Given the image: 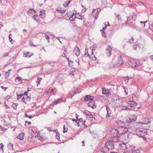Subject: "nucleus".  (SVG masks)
<instances>
[{"instance_id": "f257e3e1", "label": "nucleus", "mask_w": 153, "mask_h": 153, "mask_svg": "<svg viewBox=\"0 0 153 153\" xmlns=\"http://www.w3.org/2000/svg\"><path fill=\"white\" fill-rule=\"evenodd\" d=\"M123 63V59L121 56H118L117 59L114 58L113 59L110 67L111 68L119 66Z\"/></svg>"}, {"instance_id": "f03ea898", "label": "nucleus", "mask_w": 153, "mask_h": 153, "mask_svg": "<svg viewBox=\"0 0 153 153\" xmlns=\"http://www.w3.org/2000/svg\"><path fill=\"white\" fill-rule=\"evenodd\" d=\"M127 103L129 110L137 111L138 108L137 107V104L133 100L129 101L127 102Z\"/></svg>"}, {"instance_id": "7ed1b4c3", "label": "nucleus", "mask_w": 153, "mask_h": 153, "mask_svg": "<svg viewBox=\"0 0 153 153\" xmlns=\"http://www.w3.org/2000/svg\"><path fill=\"white\" fill-rule=\"evenodd\" d=\"M135 133L139 137L143 138L147 134L146 130L143 129L137 128Z\"/></svg>"}, {"instance_id": "20e7f679", "label": "nucleus", "mask_w": 153, "mask_h": 153, "mask_svg": "<svg viewBox=\"0 0 153 153\" xmlns=\"http://www.w3.org/2000/svg\"><path fill=\"white\" fill-rule=\"evenodd\" d=\"M128 125H125L119 126L118 128L119 134H123L127 132L128 131Z\"/></svg>"}, {"instance_id": "39448f33", "label": "nucleus", "mask_w": 153, "mask_h": 153, "mask_svg": "<svg viewBox=\"0 0 153 153\" xmlns=\"http://www.w3.org/2000/svg\"><path fill=\"white\" fill-rule=\"evenodd\" d=\"M114 143L112 141H108L105 143V146H106L108 149H113L114 147Z\"/></svg>"}, {"instance_id": "423d86ee", "label": "nucleus", "mask_w": 153, "mask_h": 153, "mask_svg": "<svg viewBox=\"0 0 153 153\" xmlns=\"http://www.w3.org/2000/svg\"><path fill=\"white\" fill-rule=\"evenodd\" d=\"M128 64L131 67L134 68H136L138 67L139 65V62L136 60H131L128 62Z\"/></svg>"}, {"instance_id": "0eeeda50", "label": "nucleus", "mask_w": 153, "mask_h": 153, "mask_svg": "<svg viewBox=\"0 0 153 153\" xmlns=\"http://www.w3.org/2000/svg\"><path fill=\"white\" fill-rule=\"evenodd\" d=\"M110 133L111 135V137H114L117 136H119V132L118 129L112 128L110 131Z\"/></svg>"}, {"instance_id": "6e6552de", "label": "nucleus", "mask_w": 153, "mask_h": 153, "mask_svg": "<svg viewBox=\"0 0 153 153\" xmlns=\"http://www.w3.org/2000/svg\"><path fill=\"white\" fill-rule=\"evenodd\" d=\"M112 49L110 46H108L106 48L105 53L107 55L110 56L112 54Z\"/></svg>"}, {"instance_id": "1a4fd4ad", "label": "nucleus", "mask_w": 153, "mask_h": 153, "mask_svg": "<svg viewBox=\"0 0 153 153\" xmlns=\"http://www.w3.org/2000/svg\"><path fill=\"white\" fill-rule=\"evenodd\" d=\"M94 99V97L92 96L87 95H86L85 98H84L83 100L84 101H91L93 100Z\"/></svg>"}, {"instance_id": "9d476101", "label": "nucleus", "mask_w": 153, "mask_h": 153, "mask_svg": "<svg viewBox=\"0 0 153 153\" xmlns=\"http://www.w3.org/2000/svg\"><path fill=\"white\" fill-rule=\"evenodd\" d=\"M105 107L107 111V113L106 115V117H110V115L112 114V111L110 109L108 105H106Z\"/></svg>"}, {"instance_id": "9b49d317", "label": "nucleus", "mask_w": 153, "mask_h": 153, "mask_svg": "<svg viewBox=\"0 0 153 153\" xmlns=\"http://www.w3.org/2000/svg\"><path fill=\"white\" fill-rule=\"evenodd\" d=\"M88 106L91 107L92 108H95L97 107L96 103L94 101H93V100L89 102L88 103Z\"/></svg>"}, {"instance_id": "f8f14e48", "label": "nucleus", "mask_w": 153, "mask_h": 153, "mask_svg": "<svg viewBox=\"0 0 153 153\" xmlns=\"http://www.w3.org/2000/svg\"><path fill=\"white\" fill-rule=\"evenodd\" d=\"M62 101V98H59L55 100L54 102H53L51 105H56L60 103Z\"/></svg>"}, {"instance_id": "ddd939ff", "label": "nucleus", "mask_w": 153, "mask_h": 153, "mask_svg": "<svg viewBox=\"0 0 153 153\" xmlns=\"http://www.w3.org/2000/svg\"><path fill=\"white\" fill-rule=\"evenodd\" d=\"M120 136H117L114 137H112V141L114 143L118 142L120 140Z\"/></svg>"}, {"instance_id": "4468645a", "label": "nucleus", "mask_w": 153, "mask_h": 153, "mask_svg": "<svg viewBox=\"0 0 153 153\" xmlns=\"http://www.w3.org/2000/svg\"><path fill=\"white\" fill-rule=\"evenodd\" d=\"M74 51L77 56H78L80 53L79 49L77 46H76L75 47Z\"/></svg>"}, {"instance_id": "2eb2a0df", "label": "nucleus", "mask_w": 153, "mask_h": 153, "mask_svg": "<svg viewBox=\"0 0 153 153\" xmlns=\"http://www.w3.org/2000/svg\"><path fill=\"white\" fill-rule=\"evenodd\" d=\"M101 151L104 153H108L109 152V150L107 148L106 146L103 147L101 149Z\"/></svg>"}, {"instance_id": "dca6fc26", "label": "nucleus", "mask_w": 153, "mask_h": 153, "mask_svg": "<svg viewBox=\"0 0 153 153\" xmlns=\"http://www.w3.org/2000/svg\"><path fill=\"white\" fill-rule=\"evenodd\" d=\"M151 122V120L148 118H145L143 119V120L142 123L146 124Z\"/></svg>"}, {"instance_id": "f3484780", "label": "nucleus", "mask_w": 153, "mask_h": 153, "mask_svg": "<svg viewBox=\"0 0 153 153\" xmlns=\"http://www.w3.org/2000/svg\"><path fill=\"white\" fill-rule=\"evenodd\" d=\"M41 13L39 14L40 18H43L45 17V11L44 10L42 9L40 11Z\"/></svg>"}, {"instance_id": "a211bd4d", "label": "nucleus", "mask_w": 153, "mask_h": 153, "mask_svg": "<svg viewBox=\"0 0 153 153\" xmlns=\"http://www.w3.org/2000/svg\"><path fill=\"white\" fill-rule=\"evenodd\" d=\"M132 18V17L131 16H130L128 17L127 21L126 24V26H128L129 27H132V26L131 25V24H128V23H130L129 22V20Z\"/></svg>"}, {"instance_id": "6ab92c4d", "label": "nucleus", "mask_w": 153, "mask_h": 153, "mask_svg": "<svg viewBox=\"0 0 153 153\" xmlns=\"http://www.w3.org/2000/svg\"><path fill=\"white\" fill-rule=\"evenodd\" d=\"M15 81L18 84H22V78L20 77H17L15 78Z\"/></svg>"}, {"instance_id": "aec40b11", "label": "nucleus", "mask_w": 153, "mask_h": 153, "mask_svg": "<svg viewBox=\"0 0 153 153\" xmlns=\"http://www.w3.org/2000/svg\"><path fill=\"white\" fill-rule=\"evenodd\" d=\"M102 93L106 95H108L109 94H110V93L108 90H106L104 88H102Z\"/></svg>"}, {"instance_id": "412c9836", "label": "nucleus", "mask_w": 153, "mask_h": 153, "mask_svg": "<svg viewBox=\"0 0 153 153\" xmlns=\"http://www.w3.org/2000/svg\"><path fill=\"white\" fill-rule=\"evenodd\" d=\"M24 134H25L24 133H21L18 135L17 138L19 139L20 140H22L24 139Z\"/></svg>"}, {"instance_id": "4be33fe9", "label": "nucleus", "mask_w": 153, "mask_h": 153, "mask_svg": "<svg viewBox=\"0 0 153 153\" xmlns=\"http://www.w3.org/2000/svg\"><path fill=\"white\" fill-rule=\"evenodd\" d=\"M71 1L72 0H67V1H65L63 4L64 6L65 7H68Z\"/></svg>"}, {"instance_id": "5701e85b", "label": "nucleus", "mask_w": 153, "mask_h": 153, "mask_svg": "<svg viewBox=\"0 0 153 153\" xmlns=\"http://www.w3.org/2000/svg\"><path fill=\"white\" fill-rule=\"evenodd\" d=\"M86 55L88 56H90V54L88 52V49L87 48L85 49V53L83 54V56L85 57Z\"/></svg>"}, {"instance_id": "b1692460", "label": "nucleus", "mask_w": 153, "mask_h": 153, "mask_svg": "<svg viewBox=\"0 0 153 153\" xmlns=\"http://www.w3.org/2000/svg\"><path fill=\"white\" fill-rule=\"evenodd\" d=\"M31 98L30 97L28 96H26L25 100L24 101V103L27 104L30 101Z\"/></svg>"}, {"instance_id": "393cba45", "label": "nucleus", "mask_w": 153, "mask_h": 153, "mask_svg": "<svg viewBox=\"0 0 153 153\" xmlns=\"http://www.w3.org/2000/svg\"><path fill=\"white\" fill-rule=\"evenodd\" d=\"M11 70V69H10L8 70L7 71L5 72V77L6 78H7L9 76H10V71Z\"/></svg>"}, {"instance_id": "a878e982", "label": "nucleus", "mask_w": 153, "mask_h": 153, "mask_svg": "<svg viewBox=\"0 0 153 153\" xmlns=\"http://www.w3.org/2000/svg\"><path fill=\"white\" fill-rule=\"evenodd\" d=\"M33 18L34 20L37 22H39V18L38 16L37 15H34L33 16Z\"/></svg>"}, {"instance_id": "bb28decb", "label": "nucleus", "mask_w": 153, "mask_h": 153, "mask_svg": "<svg viewBox=\"0 0 153 153\" xmlns=\"http://www.w3.org/2000/svg\"><path fill=\"white\" fill-rule=\"evenodd\" d=\"M24 96V94H21L19 95H17V99L20 101L22 102V97Z\"/></svg>"}, {"instance_id": "cd10ccee", "label": "nucleus", "mask_w": 153, "mask_h": 153, "mask_svg": "<svg viewBox=\"0 0 153 153\" xmlns=\"http://www.w3.org/2000/svg\"><path fill=\"white\" fill-rule=\"evenodd\" d=\"M75 16V15L74 14V13H72V12H71V18H69V19L71 21H74L75 19L76 18V17H74V18L73 17V16Z\"/></svg>"}, {"instance_id": "c85d7f7f", "label": "nucleus", "mask_w": 153, "mask_h": 153, "mask_svg": "<svg viewBox=\"0 0 153 153\" xmlns=\"http://www.w3.org/2000/svg\"><path fill=\"white\" fill-rule=\"evenodd\" d=\"M137 116L135 115H132L131 116V119L132 121H134L137 120Z\"/></svg>"}, {"instance_id": "c756f323", "label": "nucleus", "mask_w": 153, "mask_h": 153, "mask_svg": "<svg viewBox=\"0 0 153 153\" xmlns=\"http://www.w3.org/2000/svg\"><path fill=\"white\" fill-rule=\"evenodd\" d=\"M88 57H89L90 59H92V60H96V58L94 54L91 55H90V56H88Z\"/></svg>"}, {"instance_id": "7c9ffc66", "label": "nucleus", "mask_w": 153, "mask_h": 153, "mask_svg": "<svg viewBox=\"0 0 153 153\" xmlns=\"http://www.w3.org/2000/svg\"><path fill=\"white\" fill-rule=\"evenodd\" d=\"M116 123L118 125H119V126H123V125H124L123 122L120 120L117 121Z\"/></svg>"}, {"instance_id": "2f4dec72", "label": "nucleus", "mask_w": 153, "mask_h": 153, "mask_svg": "<svg viewBox=\"0 0 153 153\" xmlns=\"http://www.w3.org/2000/svg\"><path fill=\"white\" fill-rule=\"evenodd\" d=\"M56 10L59 13H64L65 11V10H61L60 8H58L56 9Z\"/></svg>"}, {"instance_id": "473e14b6", "label": "nucleus", "mask_w": 153, "mask_h": 153, "mask_svg": "<svg viewBox=\"0 0 153 153\" xmlns=\"http://www.w3.org/2000/svg\"><path fill=\"white\" fill-rule=\"evenodd\" d=\"M59 132L56 133V138L59 141H60V138L59 136Z\"/></svg>"}, {"instance_id": "72a5a7b5", "label": "nucleus", "mask_w": 153, "mask_h": 153, "mask_svg": "<svg viewBox=\"0 0 153 153\" xmlns=\"http://www.w3.org/2000/svg\"><path fill=\"white\" fill-rule=\"evenodd\" d=\"M122 110H129V109H128V106H123L122 107L121 109Z\"/></svg>"}, {"instance_id": "f704fd0d", "label": "nucleus", "mask_w": 153, "mask_h": 153, "mask_svg": "<svg viewBox=\"0 0 153 153\" xmlns=\"http://www.w3.org/2000/svg\"><path fill=\"white\" fill-rule=\"evenodd\" d=\"M13 144L12 143H9L8 145V146L9 149H13Z\"/></svg>"}, {"instance_id": "c9c22d12", "label": "nucleus", "mask_w": 153, "mask_h": 153, "mask_svg": "<svg viewBox=\"0 0 153 153\" xmlns=\"http://www.w3.org/2000/svg\"><path fill=\"white\" fill-rule=\"evenodd\" d=\"M29 45H30V47H32V46H34V47H36V46H38L37 45H34V44H33V43H32V41L30 40L29 41Z\"/></svg>"}, {"instance_id": "e433bc0d", "label": "nucleus", "mask_w": 153, "mask_h": 153, "mask_svg": "<svg viewBox=\"0 0 153 153\" xmlns=\"http://www.w3.org/2000/svg\"><path fill=\"white\" fill-rule=\"evenodd\" d=\"M45 36L48 42H49V37L46 33H45Z\"/></svg>"}, {"instance_id": "4c0bfd02", "label": "nucleus", "mask_w": 153, "mask_h": 153, "mask_svg": "<svg viewBox=\"0 0 153 153\" xmlns=\"http://www.w3.org/2000/svg\"><path fill=\"white\" fill-rule=\"evenodd\" d=\"M18 104L17 103H13L12 105V107L15 109H16L17 108V106Z\"/></svg>"}, {"instance_id": "58836bf2", "label": "nucleus", "mask_w": 153, "mask_h": 153, "mask_svg": "<svg viewBox=\"0 0 153 153\" xmlns=\"http://www.w3.org/2000/svg\"><path fill=\"white\" fill-rule=\"evenodd\" d=\"M123 88L126 94H128V89L127 88H126L124 86H123Z\"/></svg>"}, {"instance_id": "ea45409f", "label": "nucleus", "mask_w": 153, "mask_h": 153, "mask_svg": "<svg viewBox=\"0 0 153 153\" xmlns=\"http://www.w3.org/2000/svg\"><path fill=\"white\" fill-rule=\"evenodd\" d=\"M68 64L70 67H72L73 65V62L71 61L68 62Z\"/></svg>"}, {"instance_id": "a19ab883", "label": "nucleus", "mask_w": 153, "mask_h": 153, "mask_svg": "<svg viewBox=\"0 0 153 153\" xmlns=\"http://www.w3.org/2000/svg\"><path fill=\"white\" fill-rule=\"evenodd\" d=\"M63 129L64 130L63 131V132L65 133L67 132L68 130V128H65V125H64L63 126Z\"/></svg>"}, {"instance_id": "79ce46f5", "label": "nucleus", "mask_w": 153, "mask_h": 153, "mask_svg": "<svg viewBox=\"0 0 153 153\" xmlns=\"http://www.w3.org/2000/svg\"><path fill=\"white\" fill-rule=\"evenodd\" d=\"M94 49V48H93L90 47V50H89V51H91V54L92 55L94 54V53H93V50Z\"/></svg>"}, {"instance_id": "37998d69", "label": "nucleus", "mask_w": 153, "mask_h": 153, "mask_svg": "<svg viewBox=\"0 0 153 153\" xmlns=\"http://www.w3.org/2000/svg\"><path fill=\"white\" fill-rule=\"evenodd\" d=\"M32 11H34L35 13L36 12V11H35V10H34L33 8L30 9L28 11V13H32Z\"/></svg>"}, {"instance_id": "c03bdc74", "label": "nucleus", "mask_w": 153, "mask_h": 153, "mask_svg": "<svg viewBox=\"0 0 153 153\" xmlns=\"http://www.w3.org/2000/svg\"><path fill=\"white\" fill-rule=\"evenodd\" d=\"M71 11H70L69 12H68L67 13V15L68 16L69 18H71Z\"/></svg>"}, {"instance_id": "a18cd8bd", "label": "nucleus", "mask_w": 153, "mask_h": 153, "mask_svg": "<svg viewBox=\"0 0 153 153\" xmlns=\"http://www.w3.org/2000/svg\"><path fill=\"white\" fill-rule=\"evenodd\" d=\"M89 111H87V110H85V111L84 112H83V114H84L85 115H86L87 116L88 115V113L89 112Z\"/></svg>"}, {"instance_id": "49530a36", "label": "nucleus", "mask_w": 153, "mask_h": 153, "mask_svg": "<svg viewBox=\"0 0 153 153\" xmlns=\"http://www.w3.org/2000/svg\"><path fill=\"white\" fill-rule=\"evenodd\" d=\"M88 113V114L87 116L89 117L90 118H93V115L90 112H89Z\"/></svg>"}, {"instance_id": "de8ad7c7", "label": "nucleus", "mask_w": 153, "mask_h": 153, "mask_svg": "<svg viewBox=\"0 0 153 153\" xmlns=\"http://www.w3.org/2000/svg\"><path fill=\"white\" fill-rule=\"evenodd\" d=\"M147 21H144V22H142V21H141L140 22V23H143V26H142V27H144L145 26V24L147 22Z\"/></svg>"}, {"instance_id": "09e8293b", "label": "nucleus", "mask_w": 153, "mask_h": 153, "mask_svg": "<svg viewBox=\"0 0 153 153\" xmlns=\"http://www.w3.org/2000/svg\"><path fill=\"white\" fill-rule=\"evenodd\" d=\"M132 153H140L139 150H133L132 151Z\"/></svg>"}, {"instance_id": "8fccbe9b", "label": "nucleus", "mask_w": 153, "mask_h": 153, "mask_svg": "<svg viewBox=\"0 0 153 153\" xmlns=\"http://www.w3.org/2000/svg\"><path fill=\"white\" fill-rule=\"evenodd\" d=\"M85 120H84L83 121V122H82V125L84 126L85 127V128H86L88 126L87 125L85 124Z\"/></svg>"}, {"instance_id": "3c124183", "label": "nucleus", "mask_w": 153, "mask_h": 153, "mask_svg": "<svg viewBox=\"0 0 153 153\" xmlns=\"http://www.w3.org/2000/svg\"><path fill=\"white\" fill-rule=\"evenodd\" d=\"M117 18L118 21H120L121 20L120 16V15L118 14L117 16Z\"/></svg>"}, {"instance_id": "603ef678", "label": "nucleus", "mask_w": 153, "mask_h": 153, "mask_svg": "<svg viewBox=\"0 0 153 153\" xmlns=\"http://www.w3.org/2000/svg\"><path fill=\"white\" fill-rule=\"evenodd\" d=\"M134 40V39L133 37L131 38V39L128 41L130 44H132L133 43V42Z\"/></svg>"}, {"instance_id": "864d4df0", "label": "nucleus", "mask_w": 153, "mask_h": 153, "mask_svg": "<svg viewBox=\"0 0 153 153\" xmlns=\"http://www.w3.org/2000/svg\"><path fill=\"white\" fill-rule=\"evenodd\" d=\"M25 97L26 96H23L22 97V102H24V101L25 100Z\"/></svg>"}, {"instance_id": "5fc2aeb1", "label": "nucleus", "mask_w": 153, "mask_h": 153, "mask_svg": "<svg viewBox=\"0 0 153 153\" xmlns=\"http://www.w3.org/2000/svg\"><path fill=\"white\" fill-rule=\"evenodd\" d=\"M132 121V120L131 119V118H129L127 120V122H128V123H131V122Z\"/></svg>"}, {"instance_id": "6e6d98bb", "label": "nucleus", "mask_w": 153, "mask_h": 153, "mask_svg": "<svg viewBox=\"0 0 153 153\" xmlns=\"http://www.w3.org/2000/svg\"><path fill=\"white\" fill-rule=\"evenodd\" d=\"M11 35V34L10 33L9 34V41H10V42H12V41H13L12 39L10 37V36Z\"/></svg>"}, {"instance_id": "4d7b16f0", "label": "nucleus", "mask_w": 153, "mask_h": 153, "mask_svg": "<svg viewBox=\"0 0 153 153\" xmlns=\"http://www.w3.org/2000/svg\"><path fill=\"white\" fill-rule=\"evenodd\" d=\"M11 97V96L10 95L7 96L5 97V99L6 100H8Z\"/></svg>"}, {"instance_id": "13d9d810", "label": "nucleus", "mask_w": 153, "mask_h": 153, "mask_svg": "<svg viewBox=\"0 0 153 153\" xmlns=\"http://www.w3.org/2000/svg\"><path fill=\"white\" fill-rule=\"evenodd\" d=\"M76 123L77 124L78 126H80L79 122L78 121V120H76Z\"/></svg>"}, {"instance_id": "bf43d9fd", "label": "nucleus", "mask_w": 153, "mask_h": 153, "mask_svg": "<svg viewBox=\"0 0 153 153\" xmlns=\"http://www.w3.org/2000/svg\"><path fill=\"white\" fill-rule=\"evenodd\" d=\"M29 91V90L28 89L27 91H25V92H24V95H25V96H27V92Z\"/></svg>"}, {"instance_id": "052dcab7", "label": "nucleus", "mask_w": 153, "mask_h": 153, "mask_svg": "<svg viewBox=\"0 0 153 153\" xmlns=\"http://www.w3.org/2000/svg\"><path fill=\"white\" fill-rule=\"evenodd\" d=\"M1 88L3 89H4V91H6V89H7L8 87H4L3 86H1Z\"/></svg>"}, {"instance_id": "680f3d73", "label": "nucleus", "mask_w": 153, "mask_h": 153, "mask_svg": "<svg viewBox=\"0 0 153 153\" xmlns=\"http://www.w3.org/2000/svg\"><path fill=\"white\" fill-rule=\"evenodd\" d=\"M77 18H78L79 19L82 20L84 19V17L83 16H80V17H78Z\"/></svg>"}, {"instance_id": "e2e57ef3", "label": "nucleus", "mask_w": 153, "mask_h": 153, "mask_svg": "<svg viewBox=\"0 0 153 153\" xmlns=\"http://www.w3.org/2000/svg\"><path fill=\"white\" fill-rule=\"evenodd\" d=\"M62 56H63V57H66V54H65V53H63L62 54Z\"/></svg>"}, {"instance_id": "0e129e2a", "label": "nucleus", "mask_w": 153, "mask_h": 153, "mask_svg": "<svg viewBox=\"0 0 153 153\" xmlns=\"http://www.w3.org/2000/svg\"><path fill=\"white\" fill-rule=\"evenodd\" d=\"M75 115L76 118V120H79V119L78 118L79 117V115L76 114Z\"/></svg>"}, {"instance_id": "69168bd1", "label": "nucleus", "mask_w": 153, "mask_h": 153, "mask_svg": "<svg viewBox=\"0 0 153 153\" xmlns=\"http://www.w3.org/2000/svg\"><path fill=\"white\" fill-rule=\"evenodd\" d=\"M9 53H6L4 54V57L8 56L9 55Z\"/></svg>"}, {"instance_id": "338daca9", "label": "nucleus", "mask_w": 153, "mask_h": 153, "mask_svg": "<svg viewBox=\"0 0 153 153\" xmlns=\"http://www.w3.org/2000/svg\"><path fill=\"white\" fill-rule=\"evenodd\" d=\"M47 129L49 131H52V130H51V127H48Z\"/></svg>"}, {"instance_id": "774afa93", "label": "nucleus", "mask_w": 153, "mask_h": 153, "mask_svg": "<svg viewBox=\"0 0 153 153\" xmlns=\"http://www.w3.org/2000/svg\"><path fill=\"white\" fill-rule=\"evenodd\" d=\"M40 81L37 80V86L38 85H39L40 84Z\"/></svg>"}]
</instances>
